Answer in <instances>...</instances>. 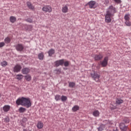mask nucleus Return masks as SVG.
Instances as JSON below:
<instances>
[{"mask_svg": "<svg viewBox=\"0 0 131 131\" xmlns=\"http://www.w3.org/2000/svg\"><path fill=\"white\" fill-rule=\"evenodd\" d=\"M96 2L94 1H90L88 3L89 8H90V9H95V8H96Z\"/></svg>", "mask_w": 131, "mask_h": 131, "instance_id": "9d476101", "label": "nucleus"}, {"mask_svg": "<svg viewBox=\"0 0 131 131\" xmlns=\"http://www.w3.org/2000/svg\"><path fill=\"white\" fill-rule=\"evenodd\" d=\"M25 79H26L27 81H30V80H31V76L30 75H27L25 76Z\"/></svg>", "mask_w": 131, "mask_h": 131, "instance_id": "5701e85b", "label": "nucleus"}, {"mask_svg": "<svg viewBox=\"0 0 131 131\" xmlns=\"http://www.w3.org/2000/svg\"><path fill=\"white\" fill-rule=\"evenodd\" d=\"M68 6L67 5H64L62 6L61 8V11L62 13H68Z\"/></svg>", "mask_w": 131, "mask_h": 131, "instance_id": "9b49d317", "label": "nucleus"}, {"mask_svg": "<svg viewBox=\"0 0 131 131\" xmlns=\"http://www.w3.org/2000/svg\"><path fill=\"white\" fill-rule=\"evenodd\" d=\"M23 79V75L21 74H18L16 75V79L18 80H21V79Z\"/></svg>", "mask_w": 131, "mask_h": 131, "instance_id": "cd10ccee", "label": "nucleus"}, {"mask_svg": "<svg viewBox=\"0 0 131 131\" xmlns=\"http://www.w3.org/2000/svg\"><path fill=\"white\" fill-rule=\"evenodd\" d=\"M125 24L126 25V26H131V23L129 20H125Z\"/></svg>", "mask_w": 131, "mask_h": 131, "instance_id": "473e14b6", "label": "nucleus"}, {"mask_svg": "<svg viewBox=\"0 0 131 131\" xmlns=\"http://www.w3.org/2000/svg\"><path fill=\"white\" fill-rule=\"evenodd\" d=\"M43 53L41 52L38 55V58L39 60H43Z\"/></svg>", "mask_w": 131, "mask_h": 131, "instance_id": "aec40b11", "label": "nucleus"}, {"mask_svg": "<svg viewBox=\"0 0 131 131\" xmlns=\"http://www.w3.org/2000/svg\"><path fill=\"white\" fill-rule=\"evenodd\" d=\"M58 71H59V72H60V71H61V70H58Z\"/></svg>", "mask_w": 131, "mask_h": 131, "instance_id": "c03bdc74", "label": "nucleus"}, {"mask_svg": "<svg viewBox=\"0 0 131 131\" xmlns=\"http://www.w3.org/2000/svg\"><path fill=\"white\" fill-rule=\"evenodd\" d=\"M4 41L5 43H10V42H11V38H10L9 37H7L5 39Z\"/></svg>", "mask_w": 131, "mask_h": 131, "instance_id": "a878e982", "label": "nucleus"}, {"mask_svg": "<svg viewBox=\"0 0 131 131\" xmlns=\"http://www.w3.org/2000/svg\"><path fill=\"white\" fill-rule=\"evenodd\" d=\"M63 64L66 67H68V66H69V61H67L66 62L64 61Z\"/></svg>", "mask_w": 131, "mask_h": 131, "instance_id": "72a5a7b5", "label": "nucleus"}, {"mask_svg": "<svg viewBox=\"0 0 131 131\" xmlns=\"http://www.w3.org/2000/svg\"><path fill=\"white\" fill-rule=\"evenodd\" d=\"M125 21L130 20V15L129 14H126L124 16Z\"/></svg>", "mask_w": 131, "mask_h": 131, "instance_id": "412c9836", "label": "nucleus"}, {"mask_svg": "<svg viewBox=\"0 0 131 131\" xmlns=\"http://www.w3.org/2000/svg\"><path fill=\"white\" fill-rule=\"evenodd\" d=\"M69 85L70 88H74V86H75V83L73 82H69Z\"/></svg>", "mask_w": 131, "mask_h": 131, "instance_id": "c756f323", "label": "nucleus"}, {"mask_svg": "<svg viewBox=\"0 0 131 131\" xmlns=\"http://www.w3.org/2000/svg\"><path fill=\"white\" fill-rule=\"evenodd\" d=\"M1 66L2 67H6V66H8V62H7L6 60L3 61L1 62Z\"/></svg>", "mask_w": 131, "mask_h": 131, "instance_id": "393cba45", "label": "nucleus"}, {"mask_svg": "<svg viewBox=\"0 0 131 131\" xmlns=\"http://www.w3.org/2000/svg\"><path fill=\"white\" fill-rule=\"evenodd\" d=\"M108 60H109V57L108 56H106L104 58L103 61H100V64L102 67H106V66L108 65Z\"/></svg>", "mask_w": 131, "mask_h": 131, "instance_id": "39448f33", "label": "nucleus"}, {"mask_svg": "<svg viewBox=\"0 0 131 131\" xmlns=\"http://www.w3.org/2000/svg\"><path fill=\"white\" fill-rule=\"evenodd\" d=\"M18 111L20 113H24V112H25V111H26V108L21 107L19 108Z\"/></svg>", "mask_w": 131, "mask_h": 131, "instance_id": "c85d7f7f", "label": "nucleus"}, {"mask_svg": "<svg viewBox=\"0 0 131 131\" xmlns=\"http://www.w3.org/2000/svg\"><path fill=\"white\" fill-rule=\"evenodd\" d=\"M126 123H128L129 122V120H127L125 121Z\"/></svg>", "mask_w": 131, "mask_h": 131, "instance_id": "a19ab883", "label": "nucleus"}, {"mask_svg": "<svg viewBox=\"0 0 131 131\" xmlns=\"http://www.w3.org/2000/svg\"><path fill=\"white\" fill-rule=\"evenodd\" d=\"M26 21H27V22H29V23H32V22H33L32 19H31V18H27L26 19Z\"/></svg>", "mask_w": 131, "mask_h": 131, "instance_id": "f704fd0d", "label": "nucleus"}, {"mask_svg": "<svg viewBox=\"0 0 131 131\" xmlns=\"http://www.w3.org/2000/svg\"><path fill=\"white\" fill-rule=\"evenodd\" d=\"M116 104L118 105H120V104H122L123 103V100L120 99H117L116 101Z\"/></svg>", "mask_w": 131, "mask_h": 131, "instance_id": "b1692460", "label": "nucleus"}, {"mask_svg": "<svg viewBox=\"0 0 131 131\" xmlns=\"http://www.w3.org/2000/svg\"><path fill=\"white\" fill-rule=\"evenodd\" d=\"M42 11L44 13H51L52 11H53V8L50 5H46L42 7Z\"/></svg>", "mask_w": 131, "mask_h": 131, "instance_id": "20e7f679", "label": "nucleus"}, {"mask_svg": "<svg viewBox=\"0 0 131 131\" xmlns=\"http://www.w3.org/2000/svg\"><path fill=\"white\" fill-rule=\"evenodd\" d=\"M116 4H121V0H114Z\"/></svg>", "mask_w": 131, "mask_h": 131, "instance_id": "e433bc0d", "label": "nucleus"}, {"mask_svg": "<svg viewBox=\"0 0 131 131\" xmlns=\"http://www.w3.org/2000/svg\"><path fill=\"white\" fill-rule=\"evenodd\" d=\"M73 112H76L78 110H79V106L78 105H75L73 107L72 109Z\"/></svg>", "mask_w": 131, "mask_h": 131, "instance_id": "6ab92c4d", "label": "nucleus"}, {"mask_svg": "<svg viewBox=\"0 0 131 131\" xmlns=\"http://www.w3.org/2000/svg\"><path fill=\"white\" fill-rule=\"evenodd\" d=\"M119 127L120 129H121L123 131H126V126L123 123H121L119 124Z\"/></svg>", "mask_w": 131, "mask_h": 131, "instance_id": "4468645a", "label": "nucleus"}, {"mask_svg": "<svg viewBox=\"0 0 131 131\" xmlns=\"http://www.w3.org/2000/svg\"><path fill=\"white\" fill-rule=\"evenodd\" d=\"M21 69L22 67H21V66H20L19 64H16L13 68V71L18 73V72H20Z\"/></svg>", "mask_w": 131, "mask_h": 131, "instance_id": "6e6552de", "label": "nucleus"}, {"mask_svg": "<svg viewBox=\"0 0 131 131\" xmlns=\"http://www.w3.org/2000/svg\"><path fill=\"white\" fill-rule=\"evenodd\" d=\"M97 69H100V66H97Z\"/></svg>", "mask_w": 131, "mask_h": 131, "instance_id": "79ce46f5", "label": "nucleus"}, {"mask_svg": "<svg viewBox=\"0 0 131 131\" xmlns=\"http://www.w3.org/2000/svg\"><path fill=\"white\" fill-rule=\"evenodd\" d=\"M93 114L95 117H99L100 116V112L98 110L94 111Z\"/></svg>", "mask_w": 131, "mask_h": 131, "instance_id": "a211bd4d", "label": "nucleus"}, {"mask_svg": "<svg viewBox=\"0 0 131 131\" xmlns=\"http://www.w3.org/2000/svg\"><path fill=\"white\" fill-rule=\"evenodd\" d=\"M23 122H24V123H25V122H27V118H24L22 120Z\"/></svg>", "mask_w": 131, "mask_h": 131, "instance_id": "4c0bfd02", "label": "nucleus"}, {"mask_svg": "<svg viewBox=\"0 0 131 131\" xmlns=\"http://www.w3.org/2000/svg\"><path fill=\"white\" fill-rule=\"evenodd\" d=\"M10 108L11 106H10V105H6L4 106L3 110L4 112H8V111H10Z\"/></svg>", "mask_w": 131, "mask_h": 131, "instance_id": "2eb2a0df", "label": "nucleus"}, {"mask_svg": "<svg viewBox=\"0 0 131 131\" xmlns=\"http://www.w3.org/2000/svg\"><path fill=\"white\" fill-rule=\"evenodd\" d=\"M56 67H59V66L63 65L64 64V59H60L55 62Z\"/></svg>", "mask_w": 131, "mask_h": 131, "instance_id": "1a4fd4ad", "label": "nucleus"}, {"mask_svg": "<svg viewBox=\"0 0 131 131\" xmlns=\"http://www.w3.org/2000/svg\"><path fill=\"white\" fill-rule=\"evenodd\" d=\"M10 121V120L8 118H6L5 119V122H9Z\"/></svg>", "mask_w": 131, "mask_h": 131, "instance_id": "58836bf2", "label": "nucleus"}, {"mask_svg": "<svg viewBox=\"0 0 131 131\" xmlns=\"http://www.w3.org/2000/svg\"><path fill=\"white\" fill-rule=\"evenodd\" d=\"M104 4H109V0H105Z\"/></svg>", "mask_w": 131, "mask_h": 131, "instance_id": "ea45409f", "label": "nucleus"}, {"mask_svg": "<svg viewBox=\"0 0 131 131\" xmlns=\"http://www.w3.org/2000/svg\"><path fill=\"white\" fill-rule=\"evenodd\" d=\"M15 49L18 52H22V50H24V46L22 44H17L15 46Z\"/></svg>", "mask_w": 131, "mask_h": 131, "instance_id": "0eeeda50", "label": "nucleus"}, {"mask_svg": "<svg viewBox=\"0 0 131 131\" xmlns=\"http://www.w3.org/2000/svg\"><path fill=\"white\" fill-rule=\"evenodd\" d=\"M105 128V125L101 124L100 126L98 128V130L102 131Z\"/></svg>", "mask_w": 131, "mask_h": 131, "instance_id": "bb28decb", "label": "nucleus"}, {"mask_svg": "<svg viewBox=\"0 0 131 131\" xmlns=\"http://www.w3.org/2000/svg\"><path fill=\"white\" fill-rule=\"evenodd\" d=\"M30 71V69L27 68H25L23 69V70H21V73H23V74H28Z\"/></svg>", "mask_w": 131, "mask_h": 131, "instance_id": "f8f14e48", "label": "nucleus"}, {"mask_svg": "<svg viewBox=\"0 0 131 131\" xmlns=\"http://www.w3.org/2000/svg\"><path fill=\"white\" fill-rule=\"evenodd\" d=\"M48 55L49 57H52V55L55 54V50L51 49L48 51Z\"/></svg>", "mask_w": 131, "mask_h": 131, "instance_id": "f3484780", "label": "nucleus"}, {"mask_svg": "<svg viewBox=\"0 0 131 131\" xmlns=\"http://www.w3.org/2000/svg\"><path fill=\"white\" fill-rule=\"evenodd\" d=\"M27 6L28 8L30 9V10H33L35 9L34 6L32 5V4H31V2H27Z\"/></svg>", "mask_w": 131, "mask_h": 131, "instance_id": "ddd939ff", "label": "nucleus"}, {"mask_svg": "<svg viewBox=\"0 0 131 131\" xmlns=\"http://www.w3.org/2000/svg\"><path fill=\"white\" fill-rule=\"evenodd\" d=\"M55 100H56V101H59L60 100H61V96L59 95H56L55 96Z\"/></svg>", "mask_w": 131, "mask_h": 131, "instance_id": "2f4dec72", "label": "nucleus"}, {"mask_svg": "<svg viewBox=\"0 0 131 131\" xmlns=\"http://www.w3.org/2000/svg\"><path fill=\"white\" fill-rule=\"evenodd\" d=\"M17 105H21V106H26L27 108H29L31 106V102L29 99L26 98H18L16 101Z\"/></svg>", "mask_w": 131, "mask_h": 131, "instance_id": "f03ea898", "label": "nucleus"}, {"mask_svg": "<svg viewBox=\"0 0 131 131\" xmlns=\"http://www.w3.org/2000/svg\"><path fill=\"white\" fill-rule=\"evenodd\" d=\"M5 42H0V48H3V47H5Z\"/></svg>", "mask_w": 131, "mask_h": 131, "instance_id": "c9c22d12", "label": "nucleus"}, {"mask_svg": "<svg viewBox=\"0 0 131 131\" xmlns=\"http://www.w3.org/2000/svg\"><path fill=\"white\" fill-rule=\"evenodd\" d=\"M92 78L96 81V82H100V78L101 75L97 72H93L90 73Z\"/></svg>", "mask_w": 131, "mask_h": 131, "instance_id": "7ed1b4c3", "label": "nucleus"}, {"mask_svg": "<svg viewBox=\"0 0 131 131\" xmlns=\"http://www.w3.org/2000/svg\"><path fill=\"white\" fill-rule=\"evenodd\" d=\"M37 127L39 129H40L43 127V123L41 122V121H38L37 124Z\"/></svg>", "mask_w": 131, "mask_h": 131, "instance_id": "dca6fc26", "label": "nucleus"}, {"mask_svg": "<svg viewBox=\"0 0 131 131\" xmlns=\"http://www.w3.org/2000/svg\"><path fill=\"white\" fill-rule=\"evenodd\" d=\"M60 99H61L62 102H65V101H67V96H63V95H62Z\"/></svg>", "mask_w": 131, "mask_h": 131, "instance_id": "7c9ffc66", "label": "nucleus"}, {"mask_svg": "<svg viewBox=\"0 0 131 131\" xmlns=\"http://www.w3.org/2000/svg\"><path fill=\"white\" fill-rule=\"evenodd\" d=\"M113 131H118V130L116 129V130H114Z\"/></svg>", "mask_w": 131, "mask_h": 131, "instance_id": "37998d69", "label": "nucleus"}, {"mask_svg": "<svg viewBox=\"0 0 131 131\" xmlns=\"http://www.w3.org/2000/svg\"><path fill=\"white\" fill-rule=\"evenodd\" d=\"M103 55L102 53L96 54L94 56L95 61H101L103 59Z\"/></svg>", "mask_w": 131, "mask_h": 131, "instance_id": "423d86ee", "label": "nucleus"}, {"mask_svg": "<svg viewBox=\"0 0 131 131\" xmlns=\"http://www.w3.org/2000/svg\"><path fill=\"white\" fill-rule=\"evenodd\" d=\"M16 17L14 16H11L10 17V21L11 23H15L16 22Z\"/></svg>", "mask_w": 131, "mask_h": 131, "instance_id": "4be33fe9", "label": "nucleus"}, {"mask_svg": "<svg viewBox=\"0 0 131 131\" xmlns=\"http://www.w3.org/2000/svg\"><path fill=\"white\" fill-rule=\"evenodd\" d=\"M115 12V8L112 6H110L105 16V20L106 23H110L112 21V17L114 16Z\"/></svg>", "mask_w": 131, "mask_h": 131, "instance_id": "f257e3e1", "label": "nucleus"}]
</instances>
